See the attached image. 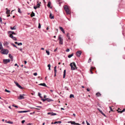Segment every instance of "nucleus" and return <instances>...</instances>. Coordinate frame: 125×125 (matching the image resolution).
<instances>
[{
  "label": "nucleus",
  "mask_w": 125,
  "mask_h": 125,
  "mask_svg": "<svg viewBox=\"0 0 125 125\" xmlns=\"http://www.w3.org/2000/svg\"><path fill=\"white\" fill-rule=\"evenodd\" d=\"M64 9L66 11L67 14H70V12L69 11V9L68 8V6L67 5H65L64 7Z\"/></svg>",
  "instance_id": "nucleus-1"
},
{
  "label": "nucleus",
  "mask_w": 125,
  "mask_h": 125,
  "mask_svg": "<svg viewBox=\"0 0 125 125\" xmlns=\"http://www.w3.org/2000/svg\"><path fill=\"white\" fill-rule=\"evenodd\" d=\"M0 52L2 54H8V50L6 49L2 50Z\"/></svg>",
  "instance_id": "nucleus-2"
},
{
  "label": "nucleus",
  "mask_w": 125,
  "mask_h": 125,
  "mask_svg": "<svg viewBox=\"0 0 125 125\" xmlns=\"http://www.w3.org/2000/svg\"><path fill=\"white\" fill-rule=\"evenodd\" d=\"M25 96V95L24 94H20V96L18 97V99L19 100H21L24 98V96Z\"/></svg>",
  "instance_id": "nucleus-3"
},
{
  "label": "nucleus",
  "mask_w": 125,
  "mask_h": 125,
  "mask_svg": "<svg viewBox=\"0 0 125 125\" xmlns=\"http://www.w3.org/2000/svg\"><path fill=\"white\" fill-rule=\"evenodd\" d=\"M61 35H59L58 37L59 39L60 40L59 43L60 44H62L63 43V39L61 37Z\"/></svg>",
  "instance_id": "nucleus-4"
},
{
  "label": "nucleus",
  "mask_w": 125,
  "mask_h": 125,
  "mask_svg": "<svg viewBox=\"0 0 125 125\" xmlns=\"http://www.w3.org/2000/svg\"><path fill=\"white\" fill-rule=\"evenodd\" d=\"M14 83L20 89H23V88L18 83L15 82H14Z\"/></svg>",
  "instance_id": "nucleus-5"
},
{
  "label": "nucleus",
  "mask_w": 125,
  "mask_h": 125,
  "mask_svg": "<svg viewBox=\"0 0 125 125\" xmlns=\"http://www.w3.org/2000/svg\"><path fill=\"white\" fill-rule=\"evenodd\" d=\"M70 66L71 67V70H74L75 69V68L74 67L72 63H70Z\"/></svg>",
  "instance_id": "nucleus-6"
},
{
  "label": "nucleus",
  "mask_w": 125,
  "mask_h": 125,
  "mask_svg": "<svg viewBox=\"0 0 125 125\" xmlns=\"http://www.w3.org/2000/svg\"><path fill=\"white\" fill-rule=\"evenodd\" d=\"M81 52L80 51H78L76 53V55L77 56L79 57L80 56L81 54Z\"/></svg>",
  "instance_id": "nucleus-7"
},
{
  "label": "nucleus",
  "mask_w": 125,
  "mask_h": 125,
  "mask_svg": "<svg viewBox=\"0 0 125 125\" xmlns=\"http://www.w3.org/2000/svg\"><path fill=\"white\" fill-rule=\"evenodd\" d=\"M9 36L14 40L16 41L17 40L16 38L15 37H13L12 34H10Z\"/></svg>",
  "instance_id": "nucleus-8"
},
{
  "label": "nucleus",
  "mask_w": 125,
  "mask_h": 125,
  "mask_svg": "<svg viewBox=\"0 0 125 125\" xmlns=\"http://www.w3.org/2000/svg\"><path fill=\"white\" fill-rule=\"evenodd\" d=\"M9 57L10 58L11 61H13V56L11 54H9Z\"/></svg>",
  "instance_id": "nucleus-9"
},
{
  "label": "nucleus",
  "mask_w": 125,
  "mask_h": 125,
  "mask_svg": "<svg viewBox=\"0 0 125 125\" xmlns=\"http://www.w3.org/2000/svg\"><path fill=\"white\" fill-rule=\"evenodd\" d=\"M29 112H30V111L29 110H26L23 111H18V112L19 113H26Z\"/></svg>",
  "instance_id": "nucleus-10"
},
{
  "label": "nucleus",
  "mask_w": 125,
  "mask_h": 125,
  "mask_svg": "<svg viewBox=\"0 0 125 125\" xmlns=\"http://www.w3.org/2000/svg\"><path fill=\"white\" fill-rule=\"evenodd\" d=\"M47 114L48 115L50 114L51 116H53L54 115H57V114L55 113H50L49 112L47 113Z\"/></svg>",
  "instance_id": "nucleus-11"
},
{
  "label": "nucleus",
  "mask_w": 125,
  "mask_h": 125,
  "mask_svg": "<svg viewBox=\"0 0 125 125\" xmlns=\"http://www.w3.org/2000/svg\"><path fill=\"white\" fill-rule=\"evenodd\" d=\"M3 62L4 64H6L8 63V59H3Z\"/></svg>",
  "instance_id": "nucleus-12"
},
{
  "label": "nucleus",
  "mask_w": 125,
  "mask_h": 125,
  "mask_svg": "<svg viewBox=\"0 0 125 125\" xmlns=\"http://www.w3.org/2000/svg\"><path fill=\"white\" fill-rule=\"evenodd\" d=\"M66 70H64L63 71V78H64L65 77L66 75Z\"/></svg>",
  "instance_id": "nucleus-13"
},
{
  "label": "nucleus",
  "mask_w": 125,
  "mask_h": 125,
  "mask_svg": "<svg viewBox=\"0 0 125 125\" xmlns=\"http://www.w3.org/2000/svg\"><path fill=\"white\" fill-rule=\"evenodd\" d=\"M39 85L43 86L45 87H46L47 86L45 83H41L39 84Z\"/></svg>",
  "instance_id": "nucleus-14"
},
{
  "label": "nucleus",
  "mask_w": 125,
  "mask_h": 125,
  "mask_svg": "<svg viewBox=\"0 0 125 125\" xmlns=\"http://www.w3.org/2000/svg\"><path fill=\"white\" fill-rule=\"evenodd\" d=\"M50 19H52L54 18V16L52 15L51 13L50 15Z\"/></svg>",
  "instance_id": "nucleus-15"
},
{
  "label": "nucleus",
  "mask_w": 125,
  "mask_h": 125,
  "mask_svg": "<svg viewBox=\"0 0 125 125\" xmlns=\"http://www.w3.org/2000/svg\"><path fill=\"white\" fill-rule=\"evenodd\" d=\"M69 123H71L72 125H75V121H69L68 122Z\"/></svg>",
  "instance_id": "nucleus-16"
},
{
  "label": "nucleus",
  "mask_w": 125,
  "mask_h": 125,
  "mask_svg": "<svg viewBox=\"0 0 125 125\" xmlns=\"http://www.w3.org/2000/svg\"><path fill=\"white\" fill-rule=\"evenodd\" d=\"M74 67L75 68V69H77V67L76 66V65L75 64V63L74 62H73L72 63Z\"/></svg>",
  "instance_id": "nucleus-17"
},
{
  "label": "nucleus",
  "mask_w": 125,
  "mask_h": 125,
  "mask_svg": "<svg viewBox=\"0 0 125 125\" xmlns=\"http://www.w3.org/2000/svg\"><path fill=\"white\" fill-rule=\"evenodd\" d=\"M51 4V2L50 1L49 2L47 6L48 7L50 8V7Z\"/></svg>",
  "instance_id": "nucleus-18"
},
{
  "label": "nucleus",
  "mask_w": 125,
  "mask_h": 125,
  "mask_svg": "<svg viewBox=\"0 0 125 125\" xmlns=\"http://www.w3.org/2000/svg\"><path fill=\"white\" fill-rule=\"evenodd\" d=\"M15 43L16 44H17L18 45H22V43L21 42L18 43L17 42H15Z\"/></svg>",
  "instance_id": "nucleus-19"
},
{
  "label": "nucleus",
  "mask_w": 125,
  "mask_h": 125,
  "mask_svg": "<svg viewBox=\"0 0 125 125\" xmlns=\"http://www.w3.org/2000/svg\"><path fill=\"white\" fill-rule=\"evenodd\" d=\"M35 13L33 12H32V13L31 14V17H32L35 16Z\"/></svg>",
  "instance_id": "nucleus-20"
},
{
  "label": "nucleus",
  "mask_w": 125,
  "mask_h": 125,
  "mask_svg": "<svg viewBox=\"0 0 125 125\" xmlns=\"http://www.w3.org/2000/svg\"><path fill=\"white\" fill-rule=\"evenodd\" d=\"M73 55V53H72L71 54L69 55L68 56V57L69 58H71L72 57Z\"/></svg>",
  "instance_id": "nucleus-21"
},
{
  "label": "nucleus",
  "mask_w": 125,
  "mask_h": 125,
  "mask_svg": "<svg viewBox=\"0 0 125 125\" xmlns=\"http://www.w3.org/2000/svg\"><path fill=\"white\" fill-rule=\"evenodd\" d=\"M10 28L12 30H13L15 29L16 28L15 26H14L13 27H12L11 26H10Z\"/></svg>",
  "instance_id": "nucleus-22"
},
{
  "label": "nucleus",
  "mask_w": 125,
  "mask_h": 125,
  "mask_svg": "<svg viewBox=\"0 0 125 125\" xmlns=\"http://www.w3.org/2000/svg\"><path fill=\"white\" fill-rule=\"evenodd\" d=\"M47 100H46L48 102H50L51 101H53V100L51 99H49L48 98H46Z\"/></svg>",
  "instance_id": "nucleus-23"
},
{
  "label": "nucleus",
  "mask_w": 125,
  "mask_h": 125,
  "mask_svg": "<svg viewBox=\"0 0 125 125\" xmlns=\"http://www.w3.org/2000/svg\"><path fill=\"white\" fill-rule=\"evenodd\" d=\"M11 33V34H12H12H16V33H14V31H8V33Z\"/></svg>",
  "instance_id": "nucleus-24"
},
{
  "label": "nucleus",
  "mask_w": 125,
  "mask_h": 125,
  "mask_svg": "<svg viewBox=\"0 0 125 125\" xmlns=\"http://www.w3.org/2000/svg\"><path fill=\"white\" fill-rule=\"evenodd\" d=\"M8 44V43L7 42H5L4 43V45L5 46H7Z\"/></svg>",
  "instance_id": "nucleus-25"
},
{
  "label": "nucleus",
  "mask_w": 125,
  "mask_h": 125,
  "mask_svg": "<svg viewBox=\"0 0 125 125\" xmlns=\"http://www.w3.org/2000/svg\"><path fill=\"white\" fill-rule=\"evenodd\" d=\"M96 95L97 96H99L101 95L99 93H96Z\"/></svg>",
  "instance_id": "nucleus-26"
},
{
  "label": "nucleus",
  "mask_w": 125,
  "mask_h": 125,
  "mask_svg": "<svg viewBox=\"0 0 125 125\" xmlns=\"http://www.w3.org/2000/svg\"><path fill=\"white\" fill-rule=\"evenodd\" d=\"M100 112L104 116L106 117L105 115L102 112V111H100Z\"/></svg>",
  "instance_id": "nucleus-27"
},
{
  "label": "nucleus",
  "mask_w": 125,
  "mask_h": 125,
  "mask_svg": "<svg viewBox=\"0 0 125 125\" xmlns=\"http://www.w3.org/2000/svg\"><path fill=\"white\" fill-rule=\"evenodd\" d=\"M61 123V121H57V122H55L54 123V124H55L56 123Z\"/></svg>",
  "instance_id": "nucleus-28"
},
{
  "label": "nucleus",
  "mask_w": 125,
  "mask_h": 125,
  "mask_svg": "<svg viewBox=\"0 0 125 125\" xmlns=\"http://www.w3.org/2000/svg\"><path fill=\"white\" fill-rule=\"evenodd\" d=\"M59 28L61 30V31H63V30H64V29L62 27L60 26L59 27Z\"/></svg>",
  "instance_id": "nucleus-29"
},
{
  "label": "nucleus",
  "mask_w": 125,
  "mask_h": 125,
  "mask_svg": "<svg viewBox=\"0 0 125 125\" xmlns=\"http://www.w3.org/2000/svg\"><path fill=\"white\" fill-rule=\"evenodd\" d=\"M11 44L14 47H15L16 48H18L15 45V44L14 43H11Z\"/></svg>",
  "instance_id": "nucleus-30"
},
{
  "label": "nucleus",
  "mask_w": 125,
  "mask_h": 125,
  "mask_svg": "<svg viewBox=\"0 0 125 125\" xmlns=\"http://www.w3.org/2000/svg\"><path fill=\"white\" fill-rule=\"evenodd\" d=\"M70 98H72V97L74 98V95L73 94H71L70 96Z\"/></svg>",
  "instance_id": "nucleus-31"
},
{
  "label": "nucleus",
  "mask_w": 125,
  "mask_h": 125,
  "mask_svg": "<svg viewBox=\"0 0 125 125\" xmlns=\"http://www.w3.org/2000/svg\"><path fill=\"white\" fill-rule=\"evenodd\" d=\"M48 67H49L48 69L49 70H50L51 65L50 64H48Z\"/></svg>",
  "instance_id": "nucleus-32"
},
{
  "label": "nucleus",
  "mask_w": 125,
  "mask_h": 125,
  "mask_svg": "<svg viewBox=\"0 0 125 125\" xmlns=\"http://www.w3.org/2000/svg\"><path fill=\"white\" fill-rule=\"evenodd\" d=\"M46 52L47 53V54L48 55H50V52L49 51H47L46 50Z\"/></svg>",
  "instance_id": "nucleus-33"
},
{
  "label": "nucleus",
  "mask_w": 125,
  "mask_h": 125,
  "mask_svg": "<svg viewBox=\"0 0 125 125\" xmlns=\"http://www.w3.org/2000/svg\"><path fill=\"white\" fill-rule=\"evenodd\" d=\"M18 12H19L20 13H21V11L20 9L19 8H18Z\"/></svg>",
  "instance_id": "nucleus-34"
},
{
  "label": "nucleus",
  "mask_w": 125,
  "mask_h": 125,
  "mask_svg": "<svg viewBox=\"0 0 125 125\" xmlns=\"http://www.w3.org/2000/svg\"><path fill=\"white\" fill-rule=\"evenodd\" d=\"M41 94L40 93H38V95L39 96L40 98H42V97L41 96Z\"/></svg>",
  "instance_id": "nucleus-35"
},
{
  "label": "nucleus",
  "mask_w": 125,
  "mask_h": 125,
  "mask_svg": "<svg viewBox=\"0 0 125 125\" xmlns=\"http://www.w3.org/2000/svg\"><path fill=\"white\" fill-rule=\"evenodd\" d=\"M38 28L39 29H40L41 28V25L40 24V23H39Z\"/></svg>",
  "instance_id": "nucleus-36"
},
{
  "label": "nucleus",
  "mask_w": 125,
  "mask_h": 125,
  "mask_svg": "<svg viewBox=\"0 0 125 125\" xmlns=\"http://www.w3.org/2000/svg\"><path fill=\"white\" fill-rule=\"evenodd\" d=\"M40 4L39 3H38L37 4V5H36V6L37 7H38V8H40Z\"/></svg>",
  "instance_id": "nucleus-37"
},
{
  "label": "nucleus",
  "mask_w": 125,
  "mask_h": 125,
  "mask_svg": "<svg viewBox=\"0 0 125 125\" xmlns=\"http://www.w3.org/2000/svg\"><path fill=\"white\" fill-rule=\"evenodd\" d=\"M0 23H1V24L2 23V19L0 17Z\"/></svg>",
  "instance_id": "nucleus-38"
},
{
  "label": "nucleus",
  "mask_w": 125,
  "mask_h": 125,
  "mask_svg": "<svg viewBox=\"0 0 125 125\" xmlns=\"http://www.w3.org/2000/svg\"><path fill=\"white\" fill-rule=\"evenodd\" d=\"M47 99H46V98H45V99H42V100L43 101V102H44L46 100H47Z\"/></svg>",
  "instance_id": "nucleus-39"
},
{
  "label": "nucleus",
  "mask_w": 125,
  "mask_h": 125,
  "mask_svg": "<svg viewBox=\"0 0 125 125\" xmlns=\"http://www.w3.org/2000/svg\"><path fill=\"white\" fill-rule=\"evenodd\" d=\"M13 123L12 122L8 121V123L10 124H13Z\"/></svg>",
  "instance_id": "nucleus-40"
},
{
  "label": "nucleus",
  "mask_w": 125,
  "mask_h": 125,
  "mask_svg": "<svg viewBox=\"0 0 125 125\" xmlns=\"http://www.w3.org/2000/svg\"><path fill=\"white\" fill-rule=\"evenodd\" d=\"M6 10H7V11H6V13L7 14V17H8V9L7 8H6Z\"/></svg>",
  "instance_id": "nucleus-41"
},
{
  "label": "nucleus",
  "mask_w": 125,
  "mask_h": 125,
  "mask_svg": "<svg viewBox=\"0 0 125 125\" xmlns=\"http://www.w3.org/2000/svg\"><path fill=\"white\" fill-rule=\"evenodd\" d=\"M91 59L90 58L89 59V60H88V63H89L90 62H91Z\"/></svg>",
  "instance_id": "nucleus-42"
},
{
  "label": "nucleus",
  "mask_w": 125,
  "mask_h": 125,
  "mask_svg": "<svg viewBox=\"0 0 125 125\" xmlns=\"http://www.w3.org/2000/svg\"><path fill=\"white\" fill-rule=\"evenodd\" d=\"M117 111H118V113H122V111H118V110H117Z\"/></svg>",
  "instance_id": "nucleus-43"
},
{
  "label": "nucleus",
  "mask_w": 125,
  "mask_h": 125,
  "mask_svg": "<svg viewBox=\"0 0 125 125\" xmlns=\"http://www.w3.org/2000/svg\"><path fill=\"white\" fill-rule=\"evenodd\" d=\"M70 51V50L69 49H67L66 50V51L67 52H69Z\"/></svg>",
  "instance_id": "nucleus-44"
},
{
  "label": "nucleus",
  "mask_w": 125,
  "mask_h": 125,
  "mask_svg": "<svg viewBox=\"0 0 125 125\" xmlns=\"http://www.w3.org/2000/svg\"><path fill=\"white\" fill-rule=\"evenodd\" d=\"M33 74L34 75L36 76L37 74V73H34Z\"/></svg>",
  "instance_id": "nucleus-45"
},
{
  "label": "nucleus",
  "mask_w": 125,
  "mask_h": 125,
  "mask_svg": "<svg viewBox=\"0 0 125 125\" xmlns=\"http://www.w3.org/2000/svg\"><path fill=\"white\" fill-rule=\"evenodd\" d=\"M86 122L87 125H90V124L87 121H86Z\"/></svg>",
  "instance_id": "nucleus-46"
},
{
  "label": "nucleus",
  "mask_w": 125,
  "mask_h": 125,
  "mask_svg": "<svg viewBox=\"0 0 125 125\" xmlns=\"http://www.w3.org/2000/svg\"><path fill=\"white\" fill-rule=\"evenodd\" d=\"M38 8V7H37V6L36 7V6H34V8L35 9H36Z\"/></svg>",
  "instance_id": "nucleus-47"
},
{
  "label": "nucleus",
  "mask_w": 125,
  "mask_h": 125,
  "mask_svg": "<svg viewBox=\"0 0 125 125\" xmlns=\"http://www.w3.org/2000/svg\"><path fill=\"white\" fill-rule=\"evenodd\" d=\"M109 108H110V111H113L112 109V108L110 106L109 107Z\"/></svg>",
  "instance_id": "nucleus-48"
},
{
  "label": "nucleus",
  "mask_w": 125,
  "mask_h": 125,
  "mask_svg": "<svg viewBox=\"0 0 125 125\" xmlns=\"http://www.w3.org/2000/svg\"><path fill=\"white\" fill-rule=\"evenodd\" d=\"M54 73H56L57 71L56 69H54Z\"/></svg>",
  "instance_id": "nucleus-49"
},
{
  "label": "nucleus",
  "mask_w": 125,
  "mask_h": 125,
  "mask_svg": "<svg viewBox=\"0 0 125 125\" xmlns=\"http://www.w3.org/2000/svg\"><path fill=\"white\" fill-rule=\"evenodd\" d=\"M25 122V121L24 120H23L22 121L21 123L22 124H23L24 122Z\"/></svg>",
  "instance_id": "nucleus-50"
},
{
  "label": "nucleus",
  "mask_w": 125,
  "mask_h": 125,
  "mask_svg": "<svg viewBox=\"0 0 125 125\" xmlns=\"http://www.w3.org/2000/svg\"><path fill=\"white\" fill-rule=\"evenodd\" d=\"M125 109H123V110L122 111V113L125 111Z\"/></svg>",
  "instance_id": "nucleus-51"
},
{
  "label": "nucleus",
  "mask_w": 125,
  "mask_h": 125,
  "mask_svg": "<svg viewBox=\"0 0 125 125\" xmlns=\"http://www.w3.org/2000/svg\"><path fill=\"white\" fill-rule=\"evenodd\" d=\"M69 33H68L67 34V37H69Z\"/></svg>",
  "instance_id": "nucleus-52"
},
{
  "label": "nucleus",
  "mask_w": 125,
  "mask_h": 125,
  "mask_svg": "<svg viewBox=\"0 0 125 125\" xmlns=\"http://www.w3.org/2000/svg\"><path fill=\"white\" fill-rule=\"evenodd\" d=\"M14 65L15 66H17V67H19V66L17 65V63L15 64V65Z\"/></svg>",
  "instance_id": "nucleus-53"
},
{
  "label": "nucleus",
  "mask_w": 125,
  "mask_h": 125,
  "mask_svg": "<svg viewBox=\"0 0 125 125\" xmlns=\"http://www.w3.org/2000/svg\"><path fill=\"white\" fill-rule=\"evenodd\" d=\"M75 125H80V124L78 123H75Z\"/></svg>",
  "instance_id": "nucleus-54"
},
{
  "label": "nucleus",
  "mask_w": 125,
  "mask_h": 125,
  "mask_svg": "<svg viewBox=\"0 0 125 125\" xmlns=\"http://www.w3.org/2000/svg\"><path fill=\"white\" fill-rule=\"evenodd\" d=\"M24 63L25 64H26V63L27 62V61H24Z\"/></svg>",
  "instance_id": "nucleus-55"
},
{
  "label": "nucleus",
  "mask_w": 125,
  "mask_h": 125,
  "mask_svg": "<svg viewBox=\"0 0 125 125\" xmlns=\"http://www.w3.org/2000/svg\"><path fill=\"white\" fill-rule=\"evenodd\" d=\"M87 90L88 91H90V90L88 88L87 89Z\"/></svg>",
  "instance_id": "nucleus-56"
},
{
  "label": "nucleus",
  "mask_w": 125,
  "mask_h": 125,
  "mask_svg": "<svg viewBox=\"0 0 125 125\" xmlns=\"http://www.w3.org/2000/svg\"><path fill=\"white\" fill-rule=\"evenodd\" d=\"M5 91L6 92H8V90H7L6 89L5 90Z\"/></svg>",
  "instance_id": "nucleus-57"
},
{
  "label": "nucleus",
  "mask_w": 125,
  "mask_h": 125,
  "mask_svg": "<svg viewBox=\"0 0 125 125\" xmlns=\"http://www.w3.org/2000/svg\"><path fill=\"white\" fill-rule=\"evenodd\" d=\"M18 49L20 50V51H22V49L21 48V49Z\"/></svg>",
  "instance_id": "nucleus-58"
},
{
  "label": "nucleus",
  "mask_w": 125,
  "mask_h": 125,
  "mask_svg": "<svg viewBox=\"0 0 125 125\" xmlns=\"http://www.w3.org/2000/svg\"><path fill=\"white\" fill-rule=\"evenodd\" d=\"M36 107H39V108H40V107H42L41 106H36Z\"/></svg>",
  "instance_id": "nucleus-59"
},
{
  "label": "nucleus",
  "mask_w": 125,
  "mask_h": 125,
  "mask_svg": "<svg viewBox=\"0 0 125 125\" xmlns=\"http://www.w3.org/2000/svg\"><path fill=\"white\" fill-rule=\"evenodd\" d=\"M57 48L56 49H55L54 50V52H55L56 51V50H57Z\"/></svg>",
  "instance_id": "nucleus-60"
},
{
  "label": "nucleus",
  "mask_w": 125,
  "mask_h": 125,
  "mask_svg": "<svg viewBox=\"0 0 125 125\" xmlns=\"http://www.w3.org/2000/svg\"><path fill=\"white\" fill-rule=\"evenodd\" d=\"M97 109L100 112V111H102L101 110H100L99 108H97Z\"/></svg>",
  "instance_id": "nucleus-61"
},
{
  "label": "nucleus",
  "mask_w": 125,
  "mask_h": 125,
  "mask_svg": "<svg viewBox=\"0 0 125 125\" xmlns=\"http://www.w3.org/2000/svg\"><path fill=\"white\" fill-rule=\"evenodd\" d=\"M56 66H55L54 67V69H56Z\"/></svg>",
  "instance_id": "nucleus-62"
},
{
  "label": "nucleus",
  "mask_w": 125,
  "mask_h": 125,
  "mask_svg": "<svg viewBox=\"0 0 125 125\" xmlns=\"http://www.w3.org/2000/svg\"><path fill=\"white\" fill-rule=\"evenodd\" d=\"M46 97V95H44V98H45Z\"/></svg>",
  "instance_id": "nucleus-63"
},
{
  "label": "nucleus",
  "mask_w": 125,
  "mask_h": 125,
  "mask_svg": "<svg viewBox=\"0 0 125 125\" xmlns=\"http://www.w3.org/2000/svg\"><path fill=\"white\" fill-rule=\"evenodd\" d=\"M61 109L62 110H64V108H61Z\"/></svg>",
  "instance_id": "nucleus-64"
}]
</instances>
